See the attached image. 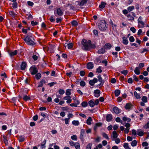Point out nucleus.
<instances>
[{
	"mask_svg": "<svg viewBox=\"0 0 149 149\" xmlns=\"http://www.w3.org/2000/svg\"><path fill=\"white\" fill-rule=\"evenodd\" d=\"M83 45L82 48L85 50H88L91 48L95 47L94 45L92 46L91 41L90 40L87 41L85 40H83L81 42Z\"/></svg>",
	"mask_w": 149,
	"mask_h": 149,
	"instance_id": "nucleus-1",
	"label": "nucleus"
},
{
	"mask_svg": "<svg viewBox=\"0 0 149 149\" xmlns=\"http://www.w3.org/2000/svg\"><path fill=\"white\" fill-rule=\"evenodd\" d=\"M24 40L29 45H33L35 44V40L31 35L27 36Z\"/></svg>",
	"mask_w": 149,
	"mask_h": 149,
	"instance_id": "nucleus-2",
	"label": "nucleus"
},
{
	"mask_svg": "<svg viewBox=\"0 0 149 149\" xmlns=\"http://www.w3.org/2000/svg\"><path fill=\"white\" fill-rule=\"evenodd\" d=\"M99 29L103 31H105L107 28L106 22L104 20H101L98 24Z\"/></svg>",
	"mask_w": 149,
	"mask_h": 149,
	"instance_id": "nucleus-3",
	"label": "nucleus"
},
{
	"mask_svg": "<svg viewBox=\"0 0 149 149\" xmlns=\"http://www.w3.org/2000/svg\"><path fill=\"white\" fill-rule=\"evenodd\" d=\"M63 14V12L60 8H57L54 11V14L56 17L61 16Z\"/></svg>",
	"mask_w": 149,
	"mask_h": 149,
	"instance_id": "nucleus-4",
	"label": "nucleus"
},
{
	"mask_svg": "<svg viewBox=\"0 0 149 149\" xmlns=\"http://www.w3.org/2000/svg\"><path fill=\"white\" fill-rule=\"evenodd\" d=\"M142 17L140 16L138 19V27L139 28H143L144 26V23L142 21Z\"/></svg>",
	"mask_w": 149,
	"mask_h": 149,
	"instance_id": "nucleus-5",
	"label": "nucleus"
},
{
	"mask_svg": "<svg viewBox=\"0 0 149 149\" xmlns=\"http://www.w3.org/2000/svg\"><path fill=\"white\" fill-rule=\"evenodd\" d=\"M31 74L32 75L36 74L38 72V70L35 66H32L29 69Z\"/></svg>",
	"mask_w": 149,
	"mask_h": 149,
	"instance_id": "nucleus-6",
	"label": "nucleus"
},
{
	"mask_svg": "<svg viewBox=\"0 0 149 149\" xmlns=\"http://www.w3.org/2000/svg\"><path fill=\"white\" fill-rule=\"evenodd\" d=\"M133 105L130 103H128L126 104L125 106V108L126 109L130 110L132 109Z\"/></svg>",
	"mask_w": 149,
	"mask_h": 149,
	"instance_id": "nucleus-7",
	"label": "nucleus"
},
{
	"mask_svg": "<svg viewBox=\"0 0 149 149\" xmlns=\"http://www.w3.org/2000/svg\"><path fill=\"white\" fill-rule=\"evenodd\" d=\"M100 91L98 89L94 90V96L96 97H98L100 96Z\"/></svg>",
	"mask_w": 149,
	"mask_h": 149,
	"instance_id": "nucleus-8",
	"label": "nucleus"
},
{
	"mask_svg": "<svg viewBox=\"0 0 149 149\" xmlns=\"http://www.w3.org/2000/svg\"><path fill=\"white\" fill-rule=\"evenodd\" d=\"M97 79L96 78H94L93 80H91L89 82V83L90 85L93 86L95 83L97 81Z\"/></svg>",
	"mask_w": 149,
	"mask_h": 149,
	"instance_id": "nucleus-9",
	"label": "nucleus"
},
{
	"mask_svg": "<svg viewBox=\"0 0 149 149\" xmlns=\"http://www.w3.org/2000/svg\"><path fill=\"white\" fill-rule=\"evenodd\" d=\"M118 134L117 132L116 131H113L112 132V136L111 137V139L112 141L114 140V139L117 138Z\"/></svg>",
	"mask_w": 149,
	"mask_h": 149,
	"instance_id": "nucleus-10",
	"label": "nucleus"
},
{
	"mask_svg": "<svg viewBox=\"0 0 149 149\" xmlns=\"http://www.w3.org/2000/svg\"><path fill=\"white\" fill-rule=\"evenodd\" d=\"M113 111L114 113L116 114H118L120 112L119 109L117 107H115L113 109Z\"/></svg>",
	"mask_w": 149,
	"mask_h": 149,
	"instance_id": "nucleus-11",
	"label": "nucleus"
},
{
	"mask_svg": "<svg viewBox=\"0 0 149 149\" xmlns=\"http://www.w3.org/2000/svg\"><path fill=\"white\" fill-rule=\"evenodd\" d=\"M123 43L125 45H127L128 43V41L127 38L123 37Z\"/></svg>",
	"mask_w": 149,
	"mask_h": 149,
	"instance_id": "nucleus-12",
	"label": "nucleus"
},
{
	"mask_svg": "<svg viewBox=\"0 0 149 149\" xmlns=\"http://www.w3.org/2000/svg\"><path fill=\"white\" fill-rule=\"evenodd\" d=\"M26 66V64L25 62H22L21 65V69L22 70H24Z\"/></svg>",
	"mask_w": 149,
	"mask_h": 149,
	"instance_id": "nucleus-13",
	"label": "nucleus"
},
{
	"mask_svg": "<svg viewBox=\"0 0 149 149\" xmlns=\"http://www.w3.org/2000/svg\"><path fill=\"white\" fill-rule=\"evenodd\" d=\"M140 69L139 68L136 67L135 68L134 70V72L137 75L139 74L140 73Z\"/></svg>",
	"mask_w": 149,
	"mask_h": 149,
	"instance_id": "nucleus-14",
	"label": "nucleus"
},
{
	"mask_svg": "<svg viewBox=\"0 0 149 149\" xmlns=\"http://www.w3.org/2000/svg\"><path fill=\"white\" fill-rule=\"evenodd\" d=\"M112 118V116L111 114H109L107 115L106 116L107 120L108 122H109L111 120Z\"/></svg>",
	"mask_w": 149,
	"mask_h": 149,
	"instance_id": "nucleus-15",
	"label": "nucleus"
},
{
	"mask_svg": "<svg viewBox=\"0 0 149 149\" xmlns=\"http://www.w3.org/2000/svg\"><path fill=\"white\" fill-rule=\"evenodd\" d=\"M112 46L110 43H106L104 46V49H110L111 47Z\"/></svg>",
	"mask_w": 149,
	"mask_h": 149,
	"instance_id": "nucleus-16",
	"label": "nucleus"
},
{
	"mask_svg": "<svg viewBox=\"0 0 149 149\" xmlns=\"http://www.w3.org/2000/svg\"><path fill=\"white\" fill-rule=\"evenodd\" d=\"M93 120L91 117H89L86 120V123L89 125H90L91 124V122Z\"/></svg>",
	"mask_w": 149,
	"mask_h": 149,
	"instance_id": "nucleus-17",
	"label": "nucleus"
},
{
	"mask_svg": "<svg viewBox=\"0 0 149 149\" xmlns=\"http://www.w3.org/2000/svg\"><path fill=\"white\" fill-rule=\"evenodd\" d=\"M102 125V124L100 123H96L94 127V130L95 131H96L97 130V128L101 126Z\"/></svg>",
	"mask_w": 149,
	"mask_h": 149,
	"instance_id": "nucleus-18",
	"label": "nucleus"
},
{
	"mask_svg": "<svg viewBox=\"0 0 149 149\" xmlns=\"http://www.w3.org/2000/svg\"><path fill=\"white\" fill-rule=\"evenodd\" d=\"M87 68L89 69H92L93 67V63L91 62H89L87 64Z\"/></svg>",
	"mask_w": 149,
	"mask_h": 149,
	"instance_id": "nucleus-19",
	"label": "nucleus"
},
{
	"mask_svg": "<svg viewBox=\"0 0 149 149\" xmlns=\"http://www.w3.org/2000/svg\"><path fill=\"white\" fill-rule=\"evenodd\" d=\"M98 81L101 82L100 84H99V85H101L102 86L104 83V81H103L100 75H99L98 76Z\"/></svg>",
	"mask_w": 149,
	"mask_h": 149,
	"instance_id": "nucleus-20",
	"label": "nucleus"
},
{
	"mask_svg": "<svg viewBox=\"0 0 149 149\" xmlns=\"http://www.w3.org/2000/svg\"><path fill=\"white\" fill-rule=\"evenodd\" d=\"M88 0H81V2L79 4L80 6H83L84 4H86Z\"/></svg>",
	"mask_w": 149,
	"mask_h": 149,
	"instance_id": "nucleus-21",
	"label": "nucleus"
},
{
	"mask_svg": "<svg viewBox=\"0 0 149 149\" xmlns=\"http://www.w3.org/2000/svg\"><path fill=\"white\" fill-rule=\"evenodd\" d=\"M105 49L102 48L98 51V53L99 54H103L105 52Z\"/></svg>",
	"mask_w": 149,
	"mask_h": 149,
	"instance_id": "nucleus-22",
	"label": "nucleus"
},
{
	"mask_svg": "<svg viewBox=\"0 0 149 149\" xmlns=\"http://www.w3.org/2000/svg\"><path fill=\"white\" fill-rule=\"evenodd\" d=\"M123 119L124 121H127V122H130L131 120L129 118H127L126 117H124L123 118Z\"/></svg>",
	"mask_w": 149,
	"mask_h": 149,
	"instance_id": "nucleus-23",
	"label": "nucleus"
},
{
	"mask_svg": "<svg viewBox=\"0 0 149 149\" xmlns=\"http://www.w3.org/2000/svg\"><path fill=\"white\" fill-rule=\"evenodd\" d=\"M71 24L73 26H75L78 25L77 22L76 20H74L71 22Z\"/></svg>",
	"mask_w": 149,
	"mask_h": 149,
	"instance_id": "nucleus-24",
	"label": "nucleus"
},
{
	"mask_svg": "<svg viewBox=\"0 0 149 149\" xmlns=\"http://www.w3.org/2000/svg\"><path fill=\"white\" fill-rule=\"evenodd\" d=\"M106 5V3L104 2H101V4L100 5L99 7L101 8H104Z\"/></svg>",
	"mask_w": 149,
	"mask_h": 149,
	"instance_id": "nucleus-25",
	"label": "nucleus"
},
{
	"mask_svg": "<svg viewBox=\"0 0 149 149\" xmlns=\"http://www.w3.org/2000/svg\"><path fill=\"white\" fill-rule=\"evenodd\" d=\"M74 146L75 147V148L76 149H80L79 144L78 142L75 143Z\"/></svg>",
	"mask_w": 149,
	"mask_h": 149,
	"instance_id": "nucleus-26",
	"label": "nucleus"
},
{
	"mask_svg": "<svg viewBox=\"0 0 149 149\" xmlns=\"http://www.w3.org/2000/svg\"><path fill=\"white\" fill-rule=\"evenodd\" d=\"M134 95L135 97L137 99H139L141 98V97L140 96V95L137 93L136 91H135L134 92Z\"/></svg>",
	"mask_w": 149,
	"mask_h": 149,
	"instance_id": "nucleus-27",
	"label": "nucleus"
},
{
	"mask_svg": "<svg viewBox=\"0 0 149 149\" xmlns=\"http://www.w3.org/2000/svg\"><path fill=\"white\" fill-rule=\"evenodd\" d=\"M115 95L116 96H118L119 95L120 93V91L118 89L116 90L114 92Z\"/></svg>",
	"mask_w": 149,
	"mask_h": 149,
	"instance_id": "nucleus-28",
	"label": "nucleus"
},
{
	"mask_svg": "<svg viewBox=\"0 0 149 149\" xmlns=\"http://www.w3.org/2000/svg\"><path fill=\"white\" fill-rule=\"evenodd\" d=\"M46 143V140L45 139L42 142V143L41 145V148H43L45 147V144Z\"/></svg>",
	"mask_w": 149,
	"mask_h": 149,
	"instance_id": "nucleus-29",
	"label": "nucleus"
},
{
	"mask_svg": "<svg viewBox=\"0 0 149 149\" xmlns=\"http://www.w3.org/2000/svg\"><path fill=\"white\" fill-rule=\"evenodd\" d=\"M88 104L89 106L91 107H93L95 105L94 102L92 100L89 101Z\"/></svg>",
	"mask_w": 149,
	"mask_h": 149,
	"instance_id": "nucleus-30",
	"label": "nucleus"
},
{
	"mask_svg": "<svg viewBox=\"0 0 149 149\" xmlns=\"http://www.w3.org/2000/svg\"><path fill=\"white\" fill-rule=\"evenodd\" d=\"M134 9V6H132L128 7L127 8L128 11L129 12H130Z\"/></svg>",
	"mask_w": 149,
	"mask_h": 149,
	"instance_id": "nucleus-31",
	"label": "nucleus"
},
{
	"mask_svg": "<svg viewBox=\"0 0 149 149\" xmlns=\"http://www.w3.org/2000/svg\"><path fill=\"white\" fill-rule=\"evenodd\" d=\"M17 50H15L14 52H10L9 54L11 56H13L16 55L17 53Z\"/></svg>",
	"mask_w": 149,
	"mask_h": 149,
	"instance_id": "nucleus-32",
	"label": "nucleus"
},
{
	"mask_svg": "<svg viewBox=\"0 0 149 149\" xmlns=\"http://www.w3.org/2000/svg\"><path fill=\"white\" fill-rule=\"evenodd\" d=\"M41 76V74L40 73H38L36 74L35 77L37 79H39Z\"/></svg>",
	"mask_w": 149,
	"mask_h": 149,
	"instance_id": "nucleus-33",
	"label": "nucleus"
},
{
	"mask_svg": "<svg viewBox=\"0 0 149 149\" xmlns=\"http://www.w3.org/2000/svg\"><path fill=\"white\" fill-rule=\"evenodd\" d=\"M142 102H146L147 101V97L145 96H143L141 99Z\"/></svg>",
	"mask_w": 149,
	"mask_h": 149,
	"instance_id": "nucleus-34",
	"label": "nucleus"
},
{
	"mask_svg": "<svg viewBox=\"0 0 149 149\" xmlns=\"http://www.w3.org/2000/svg\"><path fill=\"white\" fill-rule=\"evenodd\" d=\"M127 17L128 18V19L129 20H134V18L130 14L128 15Z\"/></svg>",
	"mask_w": 149,
	"mask_h": 149,
	"instance_id": "nucleus-35",
	"label": "nucleus"
},
{
	"mask_svg": "<svg viewBox=\"0 0 149 149\" xmlns=\"http://www.w3.org/2000/svg\"><path fill=\"white\" fill-rule=\"evenodd\" d=\"M137 141L136 140H134L131 142V145L133 146L134 147L136 146L137 144Z\"/></svg>",
	"mask_w": 149,
	"mask_h": 149,
	"instance_id": "nucleus-36",
	"label": "nucleus"
},
{
	"mask_svg": "<svg viewBox=\"0 0 149 149\" xmlns=\"http://www.w3.org/2000/svg\"><path fill=\"white\" fill-rule=\"evenodd\" d=\"M123 146L126 149H131V148H130L128 146V144L127 143H124Z\"/></svg>",
	"mask_w": 149,
	"mask_h": 149,
	"instance_id": "nucleus-37",
	"label": "nucleus"
},
{
	"mask_svg": "<svg viewBox=\"0 0 149 149\" xmlns=\"http://www.w3.org/2000/svg\"><path fill=\"white\" fill-rule=\"evenodd\" d=\"M79 122L77 120H73L72 121V124L74 125L77 126L79 125Z\"/></svg>",
	"mask_w": 149,
	"mask_h": 149,
	"instance_id": "nucleus-38",
	"label": "nucleus"
},
{
	"mask_svg": "<svg viewBox=\"0 0 149 149\" xmlns=\"http://www.w3.org/2000/svg\"><path fill=\"white\" fill-rule=\"evenodd\" d=\"M19 141L20 142L23 141L24 140V138L22 136H20L19 137Z\"/></svg>",
	"mask_w": 149,
	"mask_h": 149,
	"instance_id": "nucleus-39",
	"label": "nucleus"
},
{
	"mask_svg": "<svg viewBox=\"0 0 149 149\" xmlns=\"http://www.w3.org/2000/svg\"><path fill=\"white\" fill-rule=\"evenodd\" d=\"M71 94V90L70 89L67 90L65 93V94L67 96H70Z\"/></svg>",
	"mask_w": 149,
	"mask_h": 149,
	"instance_id": "nucleus-40",
	"label": "nucleus"
},
{
	"mask_svg": "<svg viewBox=\"0 0 149 149\" xmlns=\"http://www.w3.org/2000/svg\"><path fill=\"white\" fill-rule=\"evenodd\" d=\"M102 134L104 138H105V139L108 140H109V138L108 136V135L105 133H103Z\"/></svg>",
	"mask_w": 149,
	"mask_h": 149,
	"instance_id": "nucleus-41",
	"label": "nucleus"
},
{
	"mask_svg": "<svg viewBox=\"0 0 149 149\" xmlns=\"http://www.w3.org/2000/svg\"><path fill=\"white\" fill-rule=\"evenodd\" d=\"M9 15L12 17H14L15 16V14L13 11H10L9 12Z\"/></svg>",
	"mask_w": 149,
	"mask_h": 149,
	"instance_id": "nucleus-42",
	"label": "nucleus"
},
{
	"mask_svg": "<svg viewBox=\"0 0 149 149\" xmlns=\"http://www.w3.org/2000/svg\"><path fill=\"white\" fill-rule=\"evenodd\" d=\"M92 145V144L91 143H89L86 146V149H91Z\"/></svg>",
	"mask_w": 149,
	"mask_h": 149,
	"instance_id": "nucleus-43",
	"label": "nucleus"
},
{
	"mask_svg": "<svg viewBox=\"0 0 149 149\" xmlns=\"http://www.w3.org/2000/svg\"><path fill=\"white\" fill-rule=\"evenodd\" d=\"M23 100L25 101H26L30 99V97L27 96V95H25L24 96V97L23 98Z\"/></svg>",
	"mask_w": 149,
	"mask_h": 149,
	"instance_id": "nucleus-44",
	"label": "nucleus"
},
{
	"mask_svg": "<svg viewBox=\"0 0 149 149\" xmlns=\"http://www.w3.org/2000/svg\"><path fill=\"white\" fill-rule=\"evenodd\" d=\"M67 45L68 46V49H71L73 45L72 43H70L67 44Z\"/></svg>",
	"mask_w": 149,
	"mask_h": 149,
	"instance_id": "nucleus-45",
	"label": "nucleus"
},
{
	"mask_svg": "<svg viewBox=\"0 0 149 149\" xmlns=\"http://www.w3.org/2000/svg\"><path fill=\"white\" fill-rule=\"evenodd\" d=\"M102 70L101 68V67L99 66L98 68L96 69V72L98 73H101L102 72Z\"/></svg>",
	"mask_w": 149,
	"mask_h": 149,
	"instance_id": "nucleus-46",
	"label": "nucleus"
},
{
	"mask_svg": "<svg viewBox=\"0 0 149 149\" xmlns=\"http://www.w3.org/2000/svg\"><path fill=\"white\" fill-rule=\"evenodd\" d=\"M58 93L60 95H63L65 93V91L62 89H60L58 91Z\"/></svg>",
	"mask_w": 149,
	"mask_h": 149,
	"instance_id": "nucleus-47",
	"label": "nucleus"
},
{
	"mask_svg": "<svg viewBox=\"0 0 149 149\" xmlns=\"http://www.w3.org/2000/svg\"><path fill=\"white\" fill-rule=\"evenodd\" d=\"M71 138L73 140L77 141V137L76 135H73L71 136Z\"/></svg>",
	"mask_w": 149,
	"mask_h": 149,
	"instance_id": "nucleus-48",
	"label": "nucleus"
},
{
	"mask_svg": "<svg viewBox=\"0 0 149 149\" xmlns=\"http://www.w3.org/2000/svg\"><path fill=\"white\" fill-rule=\"evenodd\" d=\"M81 104L83 107H86L87 106L88 103L86 102H83L81 103Z\"/></svg>",
	"mask_w": 149,
	"mask_h": 149,
	"instance_id": "nucleus-49",
	"label": "nucleus"
},
{
	"mask_svg": "<svg viewBox=\"0 0 149 149\" xmlns=\"http://www.w3.org/2000/svg\"><path fill=\"white\" fill-rule=\"evenodd\" d=\"M80 84L81 86L84 87L85 86L86 84L84 81H81L80 83Z\"/></svg>",
	"mask_w": 149,
	"mask_h": 149,
	"instance_id": "nucleus-50",
	"label": "nucleus"
},
{
	"mask_svg": "<svg viewBox=\"0 0 149 149\" xmlns=\"http://www.w3.org/2000/svg\"><path fill=\"white\" fill-rule=\"evenodd\" d=\"M3 140L4 143L6 145H7L8 144V140L6 138V137L4 136H3Z\"/></svg>",
	"mask_w": 149,
	"mask_h": 149,
	"instance_id": "nucleus-51",
	"label": "nucleus"
},
{
	"mask_svg": "<svg viewBox=\"0 0 149 149\" xmlns=\"http://www.w3.org/2000/svg\"><path fill=\"white\" fill-rule=\"evenodd\" d=\"M49 20L52 22H54L55 21V19L54 18V16L52 15L49 18Z\"/></svg>",
	"mask_w": 149,
	"mask_h": 149,
	"instance_id": "nucleus-52",
	"label": "nucleus"
},
{
	"mask_svg": "<svg viewBox=\"0 0 149 149\" xmlns=\"http://www.w3.org/2000/svg\"><path fill=\"white\" fill-rule=\"evenodd\" d=\"M144 66V63H141L139 64V66L137 67L141 69V68H143Z\"/></svg>",
	"mask_w": 149,
	"mask_h": 149,
	"instance_id": "nucleus-53",
	"label": "nucleus"
},
{
	"mask_svg": "<svg viewBox=\"0 0 149 149\" xmlns=\"http://www.w3.org/2000/svg\"><path fill=\"white\" fill-rule=\"evenodd\" d=\"M121 73L124 75H126L128 73V71L127 70H125L121 71Z\"/></svg>",
	"mask_w": 149,
	"mask_h": 149,
	"instance_id": "nucleus-54",
	"label": "nucleus"
},
{
	"mask_svg": "<svg viewBox=\"0 0 149 149\" xmlns=\"http://www.w3.org/2000/svg\"><path fill=\"white\" fill-rule=\"evenodd\" d=\"M12 6L14 8H17V3H13L12 4Z\"/></svg>",
	"mask_w": 149,
	"mask_h": 149,
	"instance_id": "nucleus-55",
	"label": "nucleus"
},
{
	"mask_svg": "<svg viewBox=\"0 0 149 149\" xmlns=\"http://www.w3.org/2000/svg\"><path fill=\"white\" fill-rule=\"evenodd\" d=\"M143 127L144 128L147 129L149 128V121L146 124H145L144 126Z\"/></svg>",
	"mask_w": 149,
	"mask_h": 149,
	"instance_id": "nucleus-56",
	"label": "nucleus"
},
{
	"mask_svg": "<svg viewBox=\"0 0 149 149\" xmlns=\"http://www.w3.org/2000/svg\"><path fill=\"white\" fill-rule=\"evenodd\" d=\"M129 40L131 42L134 41V38L133 36H131L129 38Z\"/></svg>",
	"mask_w": 149,
	"mask_h": 149,
	"instance_id": "nucleus-57",
	"label": "nucleus"
},
{
	"mask_svg": "<svg viewBox=\"0 0 149 149\" xmlns=\"http://www.w3.org/2000/svg\"><path fill=\"white\" fill-rule=\"evenodd\" d=\"M38 23L36 22H34V21H32L31 22V24L33 26H34L38 24Z\"/></svg>",
	"mask_w": 149,
	"mask_h": 149,
	"instance_id": "nucleus-58",
	"label": "nucleus"
},
{
	"mask_svg": "<svg viewBox=\"0 0 149 149\" xmlns=\"http://www.w3.org/2000/svg\"><path fill=\"white\" fill-rule=\"evenodd\" d=\"M27 3L28 5L30 6H32L34 5V3L33 2L29 1H27Z\"/></svg>",
	"mask_w": 149,
	"mask_h": 149,
	"instance_id": "nucleus-59",
	"label": "nucleus"
},
{
	"mask_svg": "<svg viewBox=\"0 0 149 149\" xmlns=\"http://www.w3.org/2000/svg\"><path fill=\"white\" fill-rule=\"evenodd\" d=\"M115 140V142L116 144H118L120 142V140L119 138H116Z\"/></svg>",
	"mask_w": 149,
	"mask_h": 149,
	"instance_id": "nucleus-60",
	"label": "nucleus"
},
{
	"mask_svg": "<svg viewBox=\"0 0 149 149\" xmlns=\"http://www.w3.org/2000/svg\"><path fill=\"white\" fill-rule=\"evenodd\" d=\"M85 72L83 70L81 71L80 72V74L81 76H84L85 75Z\"/></svg>",
	"mask_w": 149,
	"mask_h": 149,
	"instance_id": "nucleus-61",
	"label": "nucleus"
},
{
	"mask_svg": "<svg viewBox=\"0 0 149 149\" xmlns=\"http://www.w3.org/2000/svg\"><path fill=\"white\" fill-rule=\"evenodd\" d=\"M70 99H71V96H66L64 97L63 98V99L64 100H68Z\"/></svg>",
	"mask_w": 149,
	"mask_h": 149,
	"instance_id": "nucleus-62",
	"label": "nucleus"
},
{
	"mask_svg": "<svg viewBox=\"0 0 149 149\" xmlns=\"http://www.w3.org/2000/svg\"><path fill=\"white\" fill-rule=\"evenodd\" d=\"M93 33L94 34L97 36L98 34V31L96 30H94L93 31Z\"/></svg>",
	"mask_w": 149,
	"mask_h": 149,
	"instance_id": "nucleus-63",
	"label": "nucleus"
},
{
	"mask_svg": "<svg viewBox=\"0 0 149 149\" xmlns=\"http://www.w3.org/2000/svg\"><path fill=\"white\" fill-rule=\"evenodd\" d=\"M130 30L134 33L136 32V29L133 27H131L130 28Z\"/></svg>",
	"mask_w": 149,
	"mask_h": 149,
	"instance_id": "nucleus-64",
	"label": "nucleus"
}]
</instances>
